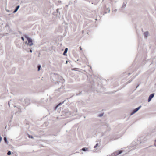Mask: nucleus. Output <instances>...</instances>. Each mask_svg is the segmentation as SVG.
Segmentation results:
<instances>
[{
    "label": "nucleus",
    "mask_w": 156,
    "mask_h": 156,
    "mask_svg": "<svg viewBox=\"0 0 156 156\" xmlns=\"http://www.w3.org/2000/svg\"><path fill=\"white\" fill-rule=\"evenodd\" d=\"M67 50H68V49L67 48H66L65 49V51L63 53V55H66V54L67 53Z\"/></svg>",
    "instance_id": "obj_6"
},
{
    "label": "nucleus",
    "mask_w": 156,
    "mask_h": 156,
    "mask_svg": "<svg viewBox=\"0 0 156 156\" xmlns=\"http://www.w3.org/2000/svg\"><path fill=\"white\" fill-rule=\"evenodd\" d=\"M140 107H138V108H136V109H135L133 111V112H132V113L131 114H133L135 112H136L137 111H138V110L140 109Z\"/></svg>",
    "instance_id": "obj_3"
},
{
    "label": "nucleus",
    "mask_w": 156,
    "mask_h": 156,
    "mask_svg": "<svg viewBox=\"0 0 156 156\" xmlns=\"http://www.w3.org/2000/svg\"><path fill=\"white\" fill-rule=\"evenodd\" d=\"M103 115V114H100L99 115V116L101 117Z\"/></svg>",
    "instance_id": "obj_15"
},
{
    "label": "nucleus",
    "mask_w": 156,
    "mask_h": 156,
    "mask_svg": "<svg viewBox=\"0 0 156 156\" xmlns=\"http://www.w3.org/2000/svg\"><path fill=\"white\" fill-rule=\"evenodd\" d=\"M4 140H5V143H7L8 141H7V140L6 137H4Z\"/></svg>",
    "instance_id": "obj_7"
},
{
    "label": "nucleus",
    "mask_w": 156,
    "mask_h": 156,
    "mask_svg": "<svg viewBox=\"0 0 156 156\" xmlns=\"http://www.w3.org/2000/svg\"><path fill=\"white\" fill-rule=\"evenodd\" d=\"M76 69H77V68H73V69H72V70H76Z\"/></svg>",
    "instance_id": "obj_13"
},
{
    "label": "nucleus",
    "mask_w": 156,
    "mask_h": 156,
    "mask_svg": "<svg viewBox=\"0 0 156 156\" xmlns=\"http://www.w3.org/2000/svg\"><path fill=\"white\" fill-rule=\"evenodd\" d=\"M98 145V144H97L94 147V148H96Z\"/></svg>",
    "instance_id": "obj_12"
},
{
    "label": "nucleus",
    "mask_w": 156,
    "mask_h": 156,
    "mask_svg": "<svg viewBox=\"0 0 156 156\" xmlns=\"http://www.w3.org/2000/svg\"><path fill=\"white\" fill-rule=\"evenodd\" d=\"M41 66L39 65L38 66V71H39L40 70V68H41Z\"/></svg>",
    "instance_id": "obj_8"
},
{
    "label": "nucleus",
    "mask_w": 156,
    "mask_h": 156,
    "mask_svg": "<svg viewBox=\"0 0 156 156\" xmlns=\"http://www.w3.org/2000/svg\"><path fill=\"white\" fill-rule=\"evenodd\" d=\"M87 149V148H83L82 149V150L85 151H86Z\"/></svg>",
    "instance_id": "obj_9"
},
{
    "label": "nucleus",
    "mask_w": 156,
    "mask_h": 156,
    "mask_svg": "<svg viewBox=\"0 0 156 156\" xmlns=\"http://www.w3.org/2000/svg\"><path fill=\"white\" fill-rule=\"evenodd\" d=\"M148 35V33L147 32H146L144 33V36L145 37L147 38Z\"/></svg>",
    "instance_id": "obj_4"
},
{
    "label": "nucleus",
    "mask_w": 156,
    "mask_h": 156,
    "mask_svg": "<svg viewBox=\"0 0 156 156\" xmlns=\"http://www.w3.org/2000/svg\"><path fill=\"white\" fill-rule=\"evenodd\" d=\"M20 7V6L18 5V6L16 7L15 10L13 12L15 13L18 10V9H19V8Z\"/></svg>",
    "instance_id": "obj_5"
},
{
    "label": "nucleus",
    "mask_w": 156,
    "mask_h": 156,
    "mask_svg": "<svg viewBox=\"0 0 156 156\" xmlns=\"http://www.w3.org/2000/svg\"><path fill=\"white\" fill-rule=\"evenodd\" d=\"M62 103H60L59 104H58V105L57 106V107H58V106L61 105L62 104Z\"/></svg>",
    "instance_id": "obj_18"
},
{
    "label": "nucleus",
    "mask_w": 156,
    "mask_h": 156,
    "mask_svg": "<svg viewBox=\"0 0 156 156\" xmlns=\"http://www.w3.org/2000/svg\"><path fill=\"white\" fill-rule=\"evenodd\" d=\"M80 50H81V51L82 50V48L81 47H80Z\"/></svg>",
    "instance_id": "obj_19"
},
{
    "label": "nucleus",
    "mask_w": 156,
    "mask_h": 156,
    "mask_svg": "<svg viewBox=\"0 0 156 156\" xmlns=\"http://www.w3.org/2000/svg\"><path fill=\"white\" fill-rule=\"evenodd\" d=\"M2 140V138L1 136H0V142H1Z\"/></svg>",
    "instance_id": "obj_17"
},
{
    "label": "nucleus",
    "mask_w": 156,
    "mask_h": 156,
    "mask_svg": "<svg viewBox=\"0 0 156 156\" xmlns=\"http://www.w3.org/2000/svg\"><path fill=\"white\" fill-rule=\"evenodd\" d=\"M11 154V152L10 151H9L7 153V154L8 155H10Z\"/></svg>",
    "instance_id": "obj_10"
},
{
    "label": "nucleus",
    "mask_w": 156,
    "mask_h": 156,
    "mask_svg": "<svg viewBox=\"0 0 156 156\" xmlns=\"http://www.w3.org/2000/svg\"><path fill=\"white\" fill-rule=\"evenodd\" d=\"M21 39H22L23 41H24V38H23V37H21Z\"/></svg>",
    "instance_id": "obj_14"
},
{
    "label": "nucleus",
    "mask_w": 156,
    "mask_h": 156,
    "mask_svg": "<svg viewBox=\"0 0 156 156\" xmlns=\"http://www.w3.org/2000/svg\"><path fill=\"white\" fill-rule=\"evenodd\" d=\"M29 138H33V137L32 136H29Z\"/></svg>",
    "instance_id": "obj_16"
},
{
    "label": "nucleus",
    "mask_w": 156,
    "mask_h": 156,
    "mask_svg": "<svg viewBox=\"0 0 156 156\" xmlns=\"http://www.w3.org/2000/svg\"><path fill=\"white\" fill-rule=\"evenodd\" d=\"M154 94H152L150 95L148 99V102H149L150 101L152 98L154 97Z\"/></svg>",
    "instance_id": "obj_2"
},
{
    "label": "nucleus",
    "mask_w": 156,
    "mask_h": 156,
    "mask_svg": "<svg viewBox=\"0 0 156 156\" xmlns=\"http://www.w3.org/2000/svg\"><path fill=\"white\" fill-rule=\"evenodd\" d=\"M122 152V151H120L119 152V153L118 154H120Z\"/></svg>",
    "instance_id": "obj_11"
},
{
    "label": "nucleus",
    "mask_w": 156,
    "mask_h": 156,
    "mask_svg": "<svg viewBox=\"0 0 156 156\" xmlns=\"http://www.w3.org/2000/svg\"><path fill=\"white\" fill-rule=\"evenodd\" d=\"M25 37L27 38L28 40V43L27 44L28 45H29L30 46H31L33 45V44L32 43V39L27 36H26Z\"/></svg>",
    "instance_id": "obj_1"
},
{
    "label": "nucleus",
    "mask_w": 156,
    "mask_h": 156,
    "mask_svg": "<svg viewBox=\"0 0 156 156\" xmlns=\"http://www.w3.org/2000/svg\"><path fill=\"white\" fill-rule=\"evenodd\" d=\"M30 52H32V50H30Z\"/></svg>",
    "instance_id": "obj_20"
}]
</instances>
